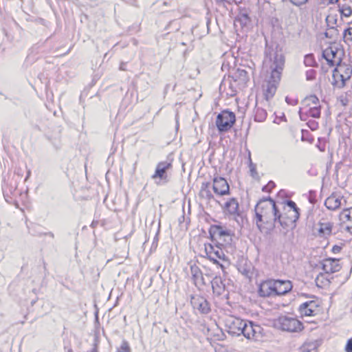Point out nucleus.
<instances>
[{"label":"nucleus","mask_w":352,"mask_h":352,"mask_svg":"<svg viewBox=\"0 0 352 352\" xmlns=\"http://www.w3.org/2000/svg\"><path fill=\"white\" fill-rule=\"evenodd\" d=\"M338 118L339 122H342L343 120V125L342 126V131H348L349 134L350 135L352 124V121L351 120V115L347 117L346 113H341L338 116Z\"/></svg>","instance_id":"nucleus-27"},{"label":"nucleus","mask_w":352,"mask_h":352,"mask_svg":"<svg viewBox=\"0 0 352 352\" xmlns=\"http://www.w3.org/2000/svg\"><path fill=\"white\" fill-rule=\"evenodd\" d=\"M209 239L212 242L217 241V239L221 240L223 237H228L225 240L226 245H230L232 242L233 233L230 230L223 227L221 224H212L208 230Z\"/></svg>","instance_id":"nucleus-9"},{"label":"nucleus","mask_w":352,"mask_h":352,"mask_svg":"<svg viewBox=\"0 0 352 352\" xmlns=\"http://www.w3.org/2000/svg\"><path fill=\"white\" fill-rule=\"evenodd\" d=\"M12 176H19V181L21 180V178L22 177V173H21V169H17L14 171V173Z\"/></svg>","instance_id":"nucleus-59"},{"label":"nucleus","mask_w":352,"mask_h":352,"mask_svg":"<svg viewBox=\"0 0 352 352\" xmlns=\"http://www.w3.org/2000/svg\"><path fill=\"white\" fill-rule=\"evenodd\" d=\"M223 245L219 241L216 243V249L214 250L213 253H212L211 256L209 257V260L212 261L214 264L217 265L222 270L223 272L225 274V266L223 264L220 263V261L228 262V257L225 255L222 246Z\"/></svg>","instance_id":"nucleus-17"},{"label":"nucleus","mask_w":352,"mask_h":352,"mask_svg":"<svg viewBox=\"0 0 352 352\" xmlns=\"http://www.w3.org/2000/svg\"><path fill=\"white\" fill-rule=\"evenodd\" d=\"M199 280H200L201 285H206V282L205 278L203 276V275L199 278Z\"/></svg>","instance_id":"nucleus-63"},{"label":"nucleus","mask_w":352,"mask_h":352,"mask_svg":"<svg viewBox=\"0 0 352 352\" xmlns=\"http://www.w3.org/2000/svg\"><path fill=\"white\" fill-rule=\"evenodd\" d=\"M305 75L307 80H313L316 78V71L314 69H309L306 72Z\"/></svg>","instance_id":"nucleus-46"},{"label":"nucleus","mask_w":352,"mask_h":352,"mask_svg":"<svg viewBox=\"0 0 352 352\" xmlns=\"http://www.w3.org/2000/svg\"><path fill=\"white\" fill-rule=\"evenodd\" d=\"M338 7L341 18L349 17L352 14V8L349 5L339 3Z\"/></svg>","instance_id":"nucleus-29"},{"label":"nucleus","mask_w":352,"mask_h":352,"mask_svg":"<svg viewBox=\"0 0 352 352\" xmlns=\"http://www.w3.org/2000/svg\"><path fill=\"white\" fill-rule=\"evenodd\" d=\"M226 279H223L220 276H215L212 280H210L212 289L217 296L223 294L226 290Z\"/></svg>","instance_id":"nucleus-21"},{"label":"nucleus","mask_w":352,"mask_h":352,"mask_svg":"<svg viewBox=\"0 0 352 352\" xmlns=\"http://www.w3.org/2000/svg\"><path fill=\"white\" fill-rule=\"evenodd\" d=\"M344 41L346 44L349 45V47H350V42H352V28L349 27L344 30L342 32Z\"/></svg>","instance_id":"nucleus-35"},{"label":"nucleus","mask_w":352,"mask_h":352,"mask_svg":"<svg viewBox=\"0 0 352 352\" xmlns=\"http://www.w3.org/2000/svg\"><path fill=\"white\" fill-rule=\"evenodd\" d=\"M339 261V259L335 258H325L322 262V269L326 274L338 272L341 268Z\"/></svg>","instance_id":"nucleus-20"},{"label":"nucleus","mask_w":352,"mask_h":352,"mask_svg":"<svg viewBox=\"0 0 352 352\" xmlns=\"http://www.w3.org/2000/svg\"><path fill=\"white\" fill-rule=\"evenodd\" d=\"M275 279L268 278L263 280L258 287V295L262 298L275 296Z\"/></svg>","instance_id":"nucleus-15"},{"label":"nucleus","mask_w":352,"mask_h":352,"mask_svg":"<svg viewBox=\"0 0 352 352\" xmlns=\"http://www.w3.org/2000/svg\"><path fill=\"white\" fill-rule=\"evenodd\" d=\"M254 218L261 232L270 233L275 228L274 210L270 204L256 203L254 207Z\"/></svg>","instance_id":"nucleus-2"},{"label":"nucleus","mask_w":352,"mask_h":352,"mask_svg":"<svg viewBox=\"0 0 352 352\" xmlns=\"http://www.w3.org/2000/svg\"><path fill=\"white\" fill-rule=\"evenodd\" d=\"M298 114H299V117H300V119L302 120V121H307L308 120V118L310 117L309 115L308 114L307 111H302V109L301 108H300L299 111H298Z\"/></svg>","instance_id":"nucleus-51"},{"label":"nucleus","mask_w":352,"mask_h":352,"mask_svg":"<svg viewBox=\"0 0 352 352\" xmlns=\"http://www.w3.org/2000/svg\"><path fill=\"white\" fill-rule=\"evenodd\" d=\"M116 352H131V349L128 341L123 340L121 345L117 349Z\"/></svg>","instance_id":"nucleus-41"},{"label":"nucleus","mask_w":352,"mask_h":352,"mask_svg":"<svg viewBox=\"0 0 352 352\" xmlns=\"http://www.w3.org/2000/svg\"><path fill=\"white\" fill-rule=\"evenodd\" d=\"M216 4L217 5H221L222 3H224L225 2H228V0H214Z\"/></svg>","instance_id":"nucleus-62"},{"label":"nucleus","mask_w":352,"mask_h":352,"mask_svg":"<svg viewBox=\"0 0 352 352\" xmlns=\"http://www.w3.org/2000/svg\"><path fill=\"white\" fill-rule=\"evenodd\" d=\"M307 111L310 117L318 118L321 115V107L320 105L311 107L307 110Z\"/></svg>","instance_id":"nucleus-31"},{"label":"nucleus","mask_w":352,"mask_h":352,"mask_svg":"<svg viewBox=\"0 0 352 352\" xmlns=\"http://www.w3.org/2000/svg\"><path fill=\"white\" fill-rule=\"evenodd\" d=\"M160 232V223H159L158 229L157 230L155 236L153 238V243H152V248H156L157 246V243H158V241H159Z\"/></svg>","instance_id":"nucleus-50"},{"label":"nucleus","mask_w":352,"mask_h":352,"mask_svg":"<svg viewBox=\"0 0 352 352\" xmlns=\"http://www.w3.org/2000/svg\"><path fill=\"white\" fill-rule=\"evenodd\" d=\"M298 311L302 316H314L319 311V305L316 300H309L299 306Z\"/></svg>","instance_id":"nucleus-18"},{"label":"nucleus","mask_w":352,"mask_h":352,"mask_svg":"<svg viewBox=\"0 0 352 352\" xmlns=\"http://www.w3.org/2000/svg\"><path fill=\"white\" fill-rule=\"evenodd\" d=\"M344 50L333 45L322 50V56L330 67L338 66L342 70V60Z\"/></svg>","instance_id":"nucleus-7"},{"label":"nucleus","mask_w":352,"mask_h":352,"mask_svg":"<svg viewBox=\"0 0 352 352\" xmlns=\"http://www.w3.org/2000/svg\"><path fill=\"white\" fill-rule=\"evenodd\" d=\"M306 125L311 130L315 131L318 128V122L314 120H307Z\"/></svg>","instance_id":"nucleus-48"},{"label":"nucleus","mask_w":352,"mask_h":352,"mask_svg":"<svg viewBox=\"0 0 352 352\" xmlns=\"http://www.w3.org/2000/svg\"><path fill=\"white\" fill-rule=\"evenodd\" d=\"M304 102L306 103L307 106L314 104L315 106L318 105L319 103V99L316 95H310L305 98Z\"/></svg>","instance_id":"nucleus-39"},{"label":"nucleus","mask_w":352,"mask_h":352,"mask_svg":"<svg viewBox=\"0 0 352 352\" xmlns=\"http://www.w3.org/2000/svg\"><path fill=\"white\" fill-rule=\"evenodd\" d=\"M301 141L307 142L310 144H312L314 141V138L308 130L302 129L301 130Z\"/></svg>","instance_id":"nucleus-33"},{"label":"nucleus","mask_w":352,"mask_h":352,"mask_svg":"<svg viewBox=\"0 0 352 352\" xmlns=\"http://www.w3.org/2000/svg\"><path fill=\"white\" fill-rule=\"evenodd\" d=\"M242 335L248 340H259L263 336V328L254 321L245 320Z\"/></svg>","instance_id":"nucleus-10"},{"label":"nucleus","mask_w":352,"mask_h":352,"mask_svg":"<svg viewBox=\"0 0 352 352\" xmlns=\"http://www.w3.org/2000/svg\"><path fill=\"white\" fill-rule=\"evenodd\" d=\"M275 186L276 184L273 181L270 180L267 184L262 187V191L270 193Z\"/></svg>","instance_id":"nucleus-45"},{"label":"nucleus","mask_w":352,"mask_h":352,"mask_svg":"<svg viewBox=\"0 0 352 352\" xmlns=\"http://www.w3.org/2000/svg\"><path fill=\"white\" fill-rule=\"evenodd\" d=\"M346 75L344 76L342 74H340V79H341V85L339 86V87H344L346 82L349 80L352 75V69L346 68Z\"/></svg>","instance_id":"nucleus-38"},{"label":"nucleus","mask_w":352,"mask_h":352,"mask_svg":"<svg viewBox=\"0 0 352 352\" xmlns=\"http://www.w3.org/2000/svg\"><path fill=\"white\" fill-rule=\"evenodd\" d=\"M214 244L212 243H205V252L207 255L208 258L211 256L212 252L216 249V242H214Z\"/></svg>","instance_id":"nucleus-42"},{"label":"nucleus","mask_w":352,"mask_h":352,"mask_svg":"<svg viewBox=\"0 0 352 352\" xmlns=\"http://www.w3.org/2000/svg\"><path fill=\"white\" fill-rule=\"evenodd\" d=\"M275 296L286 295L293 288V284L289 280L275 279Z\"/></svg>","instance_id":"nucleus-19"},{"label":"nucleus","mask_w":352,"mask_h":352,"mask_svg":"<svg viewBox=\"0 0 352 352\" xmlns=\"http://www.w3.org/2000/svg\"><path fill=\"white\" fill-rule=\"evenodd\" d=\"M126 63L121 62V63L120 64V67H119L120 70L126 71Z\"/></svg>","instance_id":"nucleus-60"},{"label":"nucleus","mask_w":352,"mask_h":352,"mask_svg":"<svg viewBox=\"0 0 352 352\" xmlns=\"http://www.w3.org/2000/svg\"><path fill=\"white\" fill-rule=\"evenodd\" d=\"M202 197H205L208 201H210L212 199H214V195L210 192V190H207L206 191L204 192V194H201Z\"/></svg>","instance_id":"nucleus-53"},{"label":"nucleus","mask_w":352,"mask_h":352,"mask_svg":"<svg viewBox=\"0 0 352 352\" xmlns=\"http://www.w3.org/2000/svg\"><path fill=\"white\" fill-rule=\"evenodd\" d=\"M351 208H346L342 210L340 214V219L344 222L351 220Z\"/></svg>","instance_id":"nucleus-43"},{"label":"nucleus","mask_w":352,"mask_h":352,"mask_svg":"<svg viewBox=\"0 0 352 352\" xmlns=\"http://www.w3.org/2000/svg\"><path fill=\"white\" fill-rule=\"evenodd\" d=\"M278 119H279V120H278V121H277V120H276V119H275V120H274V122H275V123H278H278H279L280 121H282V120H284V121H286V120H286V117H285V114H284V113H283L282 116H280Z\"/></svg>","instance_id":"nucleus-61"},{"label":"nucleus","mask_w":352,"mask_h":352,"mask_svg":"<svg viewBox=\"0 0 352 352\" xmlns=\"http://www.w3.org/2000/svg\"><path fill=\"white\" fill-rule=\"evenodd\" d=\"M190 304L194 309H197L199 314L206 315L211 311L210 302L203 296L192 295Z\"/></svg>","instance_id":"nucleus-12"},{"label":"nucleus","mask_w":352,"mask_h":352,"mask_svg":"<svg viewBox=\"0 0 352 352\" xmlns=\"http://www.w3.org/2000/svg\"><path fill=\"white\" fill-rule=\"evenodd\" d=\"M267 113L265 109L258 107L256 104L254 109V120L258 122H262L265 120Z\"/></svg>","instance_id":"nucleus-23"},{"label":"nucleus","mask_w":352,"mask_h":352,"mask_svg":"<svg viewBox=\"0 0 352 352\" xmlns=\"http://www.w3.org/2000/svg\"><path fill=\"white\" fill-rule=\"evenodd\" d=\"M308 200L309 203L314 204L316 202V195L314 190H309Z\"/></svg>","instance_id":"nucleus-52"},{"label":"nucleus","mask_w":352,"mask_h":352,"mask_svg":"<svg viewBox=\"0 0 352 352\" xmlns=\"http://www.w3.org/2000/svg\"><path fill=\"white\" fill-rule=\"evenodd\" d=\"M210 183L209 182H203L201 186L200 194H204V191L209 190Z\"/></svg>","instance_id":"nucleus-55"},{"label":"nucleus","mask_w":352,"mask_h":352,"mask_svg":"<svg viewBox=\"0 0 352 352\" xmlns=\"http://www.w3.org/2000/svg\"><path fill=\"white\" fill-rule=\"evenodd\" d=\"M270 60V76L265 85H263L264 98L267 101L272 98L276 92L285 61L284 55L277 50L274 52Z\"/></svg>","instance_id":"nucleus-1"},{"label":"nucleus","mask_w":352,"mask_h":352,"mask_svg":"<svg viewBox=\"0 0 352 352\" xmlns=\"http://www.w3.org/2000/svg\"><path fill=\"white\" fill-rule=\"evenodd\" d=\"M283 2L289 1L296 6H301L306 4L309 0H282Z\"/></svg>","instance_id":"nucleus-49"},{"label":"nucleus","mask_w":352,"mask_h":352,"mask_svg":"<svg viewBox=\"0 0 352 352\" xmlns=\"http://www.w3.org/2000/svg\"><path fill=\"white\" fill-rule=\"evenodd\" d=\"M318 235L320 237L329 236L332 232V225L331 223H319Z\"/></svg>","instance_id":"nucleus-24"},{"label":"nucleus","mask_w":352,"mask_h":352,"mask_svg":"<svg viewBox=\"0 0 352 352\" xmlns=\"http://www.w3.org/2000/svg\"><path fill=\"white\" fill-rule=\"evenodd\" d=\"M217 202L221 206V209L225 215L233 217L236 221L239 223H243V213L239 209V204L236 198L231 197L222 205L220 201Z\"/></svg>","instance_id":"nucleus-8"},{"label":"nucleus","mask_w":352,"mask_h":352,"mask_svg":"<svg viewBox=\"0 0 352 352\" xmlns=\"http://www.w3.org/2000/svg\"><path fill=\"white\" fill-rule=\"evenodd\" d=\"M245 320L240 318H230L226 321L227 332L232 336H239L243 333V324Z\"/></svg>","instance_id":"nucleus-14"},{"label":"nucleus","mask_w":352,"mask_h":352,"mask_svg":"<svg viewBox=\"0 0 352 352\" xmlns=\"http://www.w3.org/2000/svg\"><path fill=\"white\" fill-rule=\"evenodd\" d=\"M212 182V190L216 195L219 196L230 195V185L225 177L214 175Z\"/></svg>","instance_id":"nucleus-13"},{"label":"nucleus","mask_w":352,"mask_h":352,"mask_svg":"<svg viewBox=\"0 0 352 352\" xmlns=\"http://www.w3.org/2000/svg\"><path fill=\"white\" fill-rule=\"evenodd\" d=\"M324 206L330 210H335L340 206V200L335 197H329L324 201Z\"/></svg>","instance_id":"nucleus-26"},{"label":"nucleus","mask_w":352,"mask_h":352,"mask_svg":"<svg viewBox=\"0 0 352 352\" xmlns=\"http://www.w3.org/2000/svg\"><path fill=\"white\" fill-rule=\"evenodd\" d=\"M98 223V221H92V223H91V226L92 228H94V227H95Z\"/></svg>","instance_id":"nucleus-64"},{"label":"nucleus","mask_w":352,"mask_h":352,"mask_svg":"<svg viewBox=\"0 0 352 352\" xmlns=\"http://www.w3.org/2000/svg\"><path fill=\"white\" fill-rule=\"evenodd\" d=\"M296 219V214H293L292 212L287 210L281 212L279 208L274 209V221L275 228L278 224L283 230L284 234H286L289 230H294L296 227V222L298 220Z\"/></svg>","instance_id":"nucleus-4"},{"label":"nucleus","mask_w":352,"mask_h":352,"mask_svg":"<svg viewBox=\"0 0 352 352\" xmlns=\"http://www.w3.org/2000/svg\"><path fill=\"white\" fill-rule=\"evenodd\" d=\"M338 34V30L336 28L329 27L324 32V36L327 38H329L331 39L336 40L337 35Z\"/></svg>","instance_id":"nucleus-36"},{"label":"nucleus","mask_w":352,"mask_h":352,"mask_svg":"<svg viewBox=\"0 0 352 352\" xmlns=\"http://www.w3.org/2000/svg\"><path fill=\"white\" fill-rule=\"evenodd\" d=\"M173 154L170 153L165 161H161L157 164L155 172L151 177L156 185L165 186L170 182V172L173 169Z\"/></svg>","instance_id":"nucleus-3"},{"label":"nucleus","mask_w":352,"mask_h":352,"mask_svg":"<svg viewBox=\"0 0 352 352\" xmlns=\"http://www.w3.org/2000/svg\"><path fill=\"white\" fill-rule=\"evenodd\" d=\"M320 341L315 340L314 342H307L303 345L302 351L304 352H317L318 347L320 345Z\"/></svg>","instance_id":"nucleus-28"},{"label":"nucleus","mask_w":352,"mask_h":352,"mask_svg":"<svg viewBox=\"0 0 352 352\" xmlns=\"http://www.w3.org/2000/svg\"><path fill=\"white\" fill-rule=\"evenodd\" d=\"M325 139L323 138H318V142L316 144V147L320 151H325Z\"/></svg>","instance_id":"nucleus-47"},{"label":"nucleus","mask_w":352,"mask_h":352,"mask_svg":"<svg viewBox=\"0 0 352 352\" xmlns=\"http://www.w3.org/2000/svg\"><path fill=\"white\" fill-rule=\"evenodd\" d=\"M346 352H352V338L347 340L346 344L345 346Z\"/></svg>","instance_id":"nucleus-57"},{"label":"nucleus","mask_w":352,"mask_h":352,"mask_svg":"<svg viewBox=\"0 0 352 352\" xmlns=\"http://www.w3.org/2000/svg\"><path fill=\"white\" fill-rule=\"evenodd\" d=\"M285 102L289 104V105H292V106H294V105H296L298 104V99L296 98H292L289 96H286L285 97Z\"/></svg>","instance_id":"nucleus-54"},{"label":"nucleus","mask_w":352,"mask_h":352,"mask_svg":"<svg viewBox=\"0 0 352 352\" xmlns=\"http://www.w3.org/2000/svg\"><path fill=\"white\" fill-rule=\"evenodd\" d=\"M98 344H99V341L98 340V338L95 337L94 342L93 344L94 347L90 351H88L87 352H98Z\"/></svg>","instance_id":"nucleus-56"},{"label":"nucleus","mask_w":352,"mask_h":352,"mask_svg":"<svg viewBox=\"0 0 352 352\" xmlns=\"http://www.w3.org/2000/svg\"><path fill=\"white\" fill-rule=\"evenodd\" d=\"M235 122V113L229 109H225L217 116L215 125L219 133H225L232 128Z\"/></svg>","instance_id":"nucleus-6"},{"label":"nucleus","mask_w":352,"mask_h":352,"mask_svg":"<svg viewBox=\"0 0 352 352\" xmlns=\"http://www.w3.org/2000/svg\"><path fill=\"white\" fill-rule=\"evenodd\" d=\"M304 64L307 67H318L314 54H307L304 57Z\"/></svg>","instance_id":"nucleus-30"},{"label":"nucleus","mask_w":352,"mask_h":352,"mask_svg":"<svg viewBox=\"0 0 352 352\" xmlns=\"http://www.w3.org/2000/svg\"><path fill=\"white\" fill-rule=\"evenodd\" d=\"M342 246L340 245H334L333 247H332V249H331V251L334 254H337V253H339L341 250H342Z\"/></svg>","instance_id":"nucleus-58"},{"label":"nucleus","mask_w":352,"mask_h":352,"mask_svg":"<svg viewBox=\"0 0 352 352\" xmlns=\"http://www.w3.org/2000/svg\"><path fill=\"white\" fill-rule=\"evenodd\" d=\"M19 183V177H8L6 179L4 178L2 185V191L5 200L11 204L13 201L12 196H14L16 190Z\"/></svg>","instance_id":"nucleus-11"},{"label":"nucleus","mask_w":352,"mask_h":352,"mask_svg":"<svg viewBox=\"0 0 352 352\" xmlns=\"http://www.w3.org/2000/svg\"><path fill=\"white\" fill-rule=\"evenodd\" d=\"M274 327L288 332H299L304 329L302 322L296 318L280 316L274 320Z\"/></svg>","instance_id":"nucleus-5"},{"label":"nucleus","mask_w":352,"mask_h":352,"mask_svg":"<svg viewBox=\"0 0 352 352\" xmlns=\"http://www.w3.org/2000/svg\"><path fill=\"white\" fill-rule=\"evenodd\" d=\"M229 78H231L234 82L237 83L240 88L244 87L250 80L248 72L241 68H233L230 70Z\"/></svg>","instance_id":"nucleus-16"},{"label":"nucleus","mask_w":352,"mask_h":352,"mask_svg":"<svg viewBox=\"0 0 352 352\" xmlns=\"http://www.w3.org/2000/svg\"><path fill=\"white\" fill-rule=\"evenodd\" d=\"M258 203H261V204L267 205L268 204H270V206H273L274 210L276 208H278V206L276 205V201L273 198H272L270 196L267 197H263L261 199H260L258 201Z\"/></svg>","instance_id":"nucleus-37"},{"label":"nucleus","mask_w":352,"mask_h":352,"mask_svg":"<svg viewBox=\"0 0 352 352\" xmlns=\"http://www.w3.org/2000/svg\"><path fill=\"white\" fill-rule=\"evenodd\" d=\"M252 267L251 265H245L243 266H241L239 268V272L247 278H251L253 275Z\"/></svg>","instance_id":"nucleus-34"},{"label":"nucleus","mask_w":352,"mask_h":352,"mask_svg":"<svg viewBox=\"0 0 352 352\" xmlns=\"http://www.w3.org/2000/svg\"><path fill=\"white\" fill-rule=\"evenodd\" d=\"M284 204L289 208L288 210L296 214V219H294V220H298L300 216V210L296 202L292 199H286L284 201Z\"/></svg>","instance_id":"nucleus-25"},{"label":"nucleus","mask_w":352,"mask_h":352,"mask_svg":"<svg viewBox=\"0 0 352 352\" xmlns=\"http://www.w3.org/2000/svg\"><path fill=\"white\" fill-rule=\"evenodd\" d=\"M234 22L239 23L242 28L250 24L251 22V18L248 10L245 8H240L239 12L235 17Z\"/></svg>","instance_id":"nucleus-22"},{"label":"nucleus","mask_w":352,"mask_h":352,"mask_svg":"<svg viewBox=\"0 0 352 352\" xmlns=\"http://www.w3.org/2000/svg\"><path fill=\"white\" fill-rule=\"evenodd\" d=\"M192 278L195 282V284H197V282L199 280V278L203 275L201 270L196 265L191 266L190 267Z\"/></svg>","instance_id":"nucleus-32"},{"label":"nucleus","mask_w":352,"mask_h":352,"mask_svg":"<svg viewBox=\"0 0 352 352\" xmlns=\"http://www.w3.org/2000/svg\"><path fill=\"white\" fill-rule=\"evenodd\" d=\"M249 168H250V175L254 179H258V173L256 170V165L252 162V160L250 157L249 158Z\"/></svg>","instance_id":"nucleus-40"},{"label":"nucleus","mask_w":352,"mask_h":352,"mask_svg":"<svg viewBox=\"0 0 352 352\" xmlns=\"http://www.w3.org/2000/svg\"><path fill=\"white\" fill-rule=\"evenodd\" d=\"M351 91H347V92H346L344 96L342 95L340 96L339 100L343 106H346L350 101V99L349 98V97H351Z\"/></svg>","instance_id":"nucleus-44"}]
</instances>
